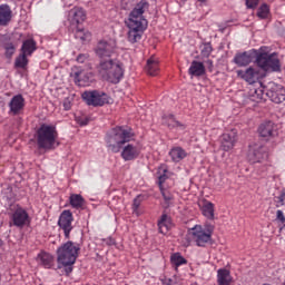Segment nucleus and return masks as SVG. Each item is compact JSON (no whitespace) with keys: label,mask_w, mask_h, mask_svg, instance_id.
<instances>
[{"label":"nucleus","mask_w":285,"mask_h":285,"mask_svg":"<svg viewBox=\"0 0 285 285\" xmlns=\"http://www.w3.org/2000/svg\"><path fill=\"white\" fill-rule=\"evenodd\" d=\"M135 137L131 129L125 127L112 128L106 136L107 148L110 153H121L120 156L124 161H134L139 155L141 149L130 144Z\"/></svg>","instance_id":"1"},{"label":"nucleus","mask_w":285,"mask_h":285,"mask_svg":"<svg viewBox=\"0 0 285 285\" xmlns=\"http://www.w3.org/2000/svg\"><path fill=\"white\" fill-rule=\"evenodd\" d=\"M146 10H148V2H146V0H141L129 13V18L127 20V28H129L127 39L129 43H137V41H141L144 31L148 28V20L144 18Z\"/></svg>","instance_id":"2"},{"label":"nucleus","mask_w":285,"mask_h":285,"mask_svg":"<svg viewBox=\"0 0 285 285\" xmlns=\"http://www.w3.org/2000/svg\"><path fill=\"white\" fill-rule=\"evenodd\" d=\"M97 72L105 81L119 83L124 79V63L116 58L99 60Z\"/></svg>","instance_id":"3"},{"label":"nucleus","mask_w":285,"mask_h":285,"mask_svg":"<svg viewBox=\"0 0 285 285\" xmlns=\"http://www.w3.org/2000/svg\"><path fill=\"white\" fill-rule=\"evenodd\" d=\"M57 126L42 124L36 131V141L40 150H55L59 146Z\"/></svg>","instance_id":"4"},{"label":"nucleus","mask_w":285,"mask_h":285,"mask_svg":"<svg viewBox=\"0 0 285 285\" xmlns=\"http://www.w3.org/2000/svg\"><path fill=\"white\" fill-rule=\"evenodd\" d=\"M215 232V226L206 224L204 227L202 225H196L188 230L186 236L187 246H190V239L195 242L196 246L204 248L206 244L213 242V233Z\"/></svg>","instance_id":"5"},{"label":"nucleus","mask_w":285,"mask_h":285,"mask_svg":"<svg viewBox=\"0 0 285 285\" xmlns=\"http://www.w3.org/2000/svg\"><path fill=\"white\" fill-rule=\"evenodd\" d=\"M79 250H81V246L77 243H72L71 240L61 245L57 249L58 268H61V266H75L77 257H79Z\"/></svg>","instance_id":"6"},{"label":"nucleus","mask_w":285,"mask_h":285,"mask_svg":"<svg viewBox=\"0 0 285 285\" xmlns=\"http://www.w3.org/2000/svg\"><path fill=\"white\" fill-rule=\"evenodd\" d=\"M255 63L261 70H264V72H281L282 70V62H279V58H277V53L275 52L267 53L258 51Z\"/></svg>","instance_id":"7"},{"label":"nucleus","mask_w":285,"mask_h":285,"mask_svg":"<svg viewBox=\"0 0 285 285\" xmlns=\"http://www.w3.org/2000/svg\"><path fill=\"white\" fill-rule=\"evenodd\" d=\"M95 52L99 58V61H108V59H112V56L117 55V40H100L95 48Z\"/></svg>","instance_id":"8"},{"label":"nucleus","mask_w":285,"mask_h":285,"mask_svg":"<svg viewBox=\"0 0 285 285\" xmlns=\"http://www.w3.org/2000/svg\"><path fill=\"white\" fill-rule=\"evenodd\" d=\"M81 97L87 106H94L95 108L110 104L108 94L99 90L85 91Z\"/></svg>","instance_id":"9"},{"label":"nucleus","mask_w":285,"mask_h":285,"mask_svg":"<svg viewBox=\"0 0 285 285\" xmlns=\"http://www.w3.org/2000/svg\"><path fill=\"white\" fill-rule=\"evenodd\" d=\"M248 159L250 164H264V161L268 160V147L262 144L250 146Z\"/></svg>","instance_id":"10"},{"label":"nucleus","mask_w":285,"mask_h":285,"mask_svg":"<svg viewBox=\"0 0 285 285\" xmlns=\"http://www.w3.org/2000/svg\"><path fill=\"white\" fill-rule=\"evenodd\" d=\"M10 226H16V228H24L30 224V215L22 207H18L10 216Z\"/></svg>","instance_id":"11"},{"label":"nucleus","mask_w":285,"mask_h":285,"mask_svg":"<svg viewBox=\"0 0 285 285\" xmlns=\"http://www.w3.org/2000/svg\"><path fill=\"white\" fill-rule=\"evenodd\" d=\"M258 51L255 49L237 52L233 59L234 63L238 66V68H246V66H250L253 63V59H257Z\"/></svg>","instance_id":"12"},{"label":"nucleus","mask_w":285,"mask_h":285,"mask_svg":"<svg viewBox=\"0 0 285 285\" xmlns=\"http://www.w3.org/2000/svg\"><path fill=\"white\" fill-rule=\"evenodd\" d=\"M73 219L72 212L70 210H63L59 216L58 226L63 230L66 239H70Z\"/></svg>","instance_id":"13"},{"label":"nucleus","mask_w":285,"mask_h":285,"mask_svg":"<svg viewBox=\"0 0 285 285\" xmlns=\"http://www.w3.org/2000/svg\"><path fill=\"white\" fill-rule=\"evenodd\" d=\"M26 108V98L21 94H18L9 101V115H21Z\"/></svg>","instance_id":"14"},{"label":"nucleus","mask_w":285,"mask_h":285,"mask_svg":"<svg viewBox=\"0 0 285 285\" xmlns=\"http://www.w3.org/2000/svg\"><path fill=\"white\" fill-rule=\"evenodd\" d=\"M237 77L244 79V81H247V83H256L259 81L262 73L259 72V69L249 67L246 70H238Z\"/></svg>","instance_id":"15"},{"label":"nucleus","mask_w":285,"mask_h":285,"mask_svg":"<svg viewBox=\"0 0 285 285\" xmlns=\"http://www.w3.org/2000/svg\"><path fill=\"white\" fill-rule=\"evenodd\" d=\"M235 144H237V132L235 130H232L227 134H223L220 137V148L225 153H228V150H233L235 148Z\"/></svg>","instance_id":"16"},{"label":"nucleus","mask_w":285,"mask_h":285,"mask_svg":"<svg viewBox=\"0 0 285 285\" xmlns=\"http://www.w3.org/2000/svg\"><path fill=\"white\" fill-rule=\"evenodd\" d=\"M266 96L273 101L274 104H282L285 101V89L279 85H273L267 91Z\"/></svg>","instance_id":"17"},{"label":"nucleus","mask_w":285,"mask_h":285,"mask_svg":"<svg viewBox=\"0 0 285 285\" xmlns=\"http://www.w3.org/2000/svg\"><path fill=\"white\" fill-rule=\"evenodd\" d=\"M69 21L71 26L79 27L86 21V11L81 7H75L69 11Z\"/></svg>","instance_id":"18"},{"label":"nucleus","mask_w":285,"mask_h":285,"mask_svg":"<svg viewBox=\"0 0 285 285\" xmlns=\"http://www.w3.org/2000/svg\"><path fill=\"white\" fill-rule=\"evenodd\" d=\"M0 46L4 50V57L7 59H12V56L17 52V41L10 37H3L0 40Z\"/></svg>","instance_id":"19"},{"label":"nucleus","mask_w":285,"mask_h":285,"mask_svg":"<svg viewBox=\"0 0 285 285\" xmlns=\"http://www.w3.org/2000/svg\"><path fill=\"white\" fill-rule=\"evenodd\" d=\"M75 81L78 86L86 88V86H90L92 83V72L80 70L75 72L73 75Z\"/></svg>","instance_id":"20"},{"label":"nucleus","mask_w":285,"mask_h":285,"mask_svg":"<svg viewBox=\"0 0 285 285\" xmlns=\"http://www.w3.org/2000/svg\"><path fill=\"white\" fill-rule=\"evenodd\" d=\"M158 230L161 235H166L173 228V218L167 214H163L158 219Z\"/></svg>","instance_id":"21"},{"label":"nucleus","mask_w":285,"mask_h":285,"mask_svg":"<svg viewBox=\"0 0 285 285\" xmlns=\"http://www.w3.org/2000/svg\"><path fill=\"white\" fill-rule=\"evenodd\" d=\"M258 132L261 137H275L277 135V130H275V124L273 121L263 122L259 128Z\"/></svg>","instance_id":"22"},{"label":"nucleus","mask_w":285,"mask_h":285,"mask_svg":"<svg viewBox=\"0 0 285 285\" xmlns=\"http://www.w3.org/2000/svg\"><path fill=\"white\" fill-rule=\"evenodd\" d=\"M188 75H190V77H204V75H206V67L204 66V62H199L197 60L191 61Z\"/></svg>","instance_id":"23"},{"label":"nucleus","mask_w":285,"mask_h":285,"mask_svg":"<svg viewBox=\"0 0 285 285\" xmlns=\"http://www.w3.org/2000/svg\"><path fill=\"white\" fill-rule=\"evenodd\" d=\"M37 262L40 266H43V268H52V266H55V256L50 253L41 252L37 256Z\"/></svg>","instance_id":"24"},{"label":"nucleus","mask_w":285,"mask_h":285,"mask_svg":"<svg viewBox=\"0 0 285 285\" xmlns=\"http://www.w3.org/2000/svg\"><path fill=\"white\" fill-rule=\"evenodd\" d=\"M12 21V9L8 4H0V26H8Z\"/></svg>","instance_id":"25"},{"label":"nucleus","mask_w":285,"mask_h":285,"mask_svg":"<svg viewBox=\"0 0 285 285\" xmlns=\"http://www.w3.org/2000/svg\"><path fill=\"white\" fill-rule=\"evenodd\" d=\"M232 282H233V276H230V271L226 268H220L217 271L218 285H230Z\"/></svg>","instance_id":"26"},{"label":"nucleus","mask_w":285,"mask_h":285,"mask_svg":"<svg viewBox=\"0 0 285 285\" xmlns=\"http://www.w3.org/2000/svg\"><path fill=\"white\" fill-rule=\"evenodd\" d=\"M69 204L76 208V210H83L86 206V199H83V196L79 194H71L69 197Z\"/></svg>","instance_id":"27"},{"label":"nucleus","mask_w":285,"mask_h":285,"mask_svg":"<svg viewBox=\"0 0 285 285\" xmlns=\"http://www.w3.org/2000/svg\"><path fill=\"white\" fill-rule=\"evenodd\" d=\"M21 52L22 55H27L28 57H32V53L35 50H37V41L33 39H27L22 42L21 46Z\"/></svg>","instance_id":"28"},{"label":"nucleus","mask_w":285,"mask_h":285,"mask_svg":"<svg viewBox=\"0 0 285 285\" xmlns=\"http://www.w3.org/2000/svg\"><path fill=\"white\" fill-rule=\"evenodd\" d=\"M187 153L184 148L181 147H174L169 151V156L171 157V160L175 161L176 164H179L183 159H186Z\"/></svg>","instance_id":"29"},{"label":"nucleus","mask_w":285,"mask_h":285,"mask_svg":"<svg viewBox=\"0 0 285 285\" xmlns=\"http://www.w3.org/2000/svg\"><path fill=\"white\" fill-rule=\"evenodd\" d=\"M145 70L150 77H157L159 75V62L155 58H149Z\"/></svg>","instance_id":"30"},{"label":"nucleus","mask_w":285,"mask_h":285,"mask_svg":"<svg viewBox=\"0 0 285 285\" xmlns=\"http://www.w3.org/2000/svg\"><path fill=\"white\" fill-rule=\"evenodd\" d=\"M202 214L207 219H215V204L212 202L205 200L202 206Z\"/></svg>","instance_id":"31"},{"label":"nucleus","mask_w":285,"mask_h":285,"mask_svg":"<svg viewBox=\"0 0 285 285\" xmlns=\"http://www.w3.org/2000/svg\"><path fill=\"white\" fill-rule=\"evenodd\" d=\"M90 37H92L90 31L77 27L76 32H75L76 39H79V41H82V43H83V41H90Z\"/></svg>","instance_id":"32"},{"label":"nucleus","mask_w":285,"mask_h":285,"mask_svg":"<svg viewBox=\"0 0 285 285\" xmlns=\"http://www.w3.org/2000/svg\"><path fill=\"white\" fill-rule=\"evenodd\" d=\"M28 55L26 53H20L14 61V67L16 68H26V66H28Z\"/></svg>","instance_id":"33"},{"label":"nucleus","mask_w":285,"mask_h":285,"mask_svg":"<svg viewBox=\"0 0 285 285\" xmlns=\"http://www.w3.org/2000/svg\"><path fill=\"white\" fill-rule=\"evenodd\" d=\"M160 193L165 200L164 208H170V204H173V199H174L173 195L168 189H164V188H160Z\"/></svg>","instance_id":"34"},{"label":"nucleus","mask_w":285,"mask_h":285,"mask_svg":"<svg viewBox=\"0 0 285 285\" xmlns=\"http://www.w3.org/2000/svg\"><path fill=\"white\" fill-rule=\"evenodd\" d=\"M268 14H271V8L268 4L264 3L258 8L257 17L259 19H268Z\"/></svg>","instance_id":"35"},{"label":"nucleus","mask_w":285,"mask_h":285,"mask_svg":"<svg viewBox=\"0 0 285 285\" xmlns=\"http://www.w3.org/2000/svg\"><path fill=\"white\" fill-rule=\"evenodd\" d=\"M165 124H166V126H168V128L184 129V125H181L179 121H177L174 116L167 117V119L165 120Z\"/></svg>","instance_id":"36"},{"label":"nucleus","mask_w":285,"mask_h":285,"mask_svg":"<svg viewBox=\"0 0 285 285\" xmlns=\"http://www.w3.org/2000/svg\"><path fill=\"white\" fill-rule=\"evenodd\" d=\"M171 264H174L176 267H179L183 266V264H187V261L180 254H174L171 255Z\"/></svg>","instance_id":"37"},{"label":"nucleus","mask_w":285,"mask_h":285,"mask_svg":"<svg viewBox=\"0 0 285 285\" xmlns=\"http://www.w3.org/2000/svg\"><path fill=\"white\" fill-rule=\"evenodd\" d=\"M213 52V46H210V42L204 43L203 49L200 53L204 57H210V53Z\"/></svg>","instance_id":"38"},{"label":"nucleus","mask_w":285,"mask_h":285,"mask_svg":"<svg viewBox=\"0 0 285 285\" xmlns=\"http://www.w3.org/2000/svg\"><path fill=\"white\" fill-rule=\"evenodd\" d=\"M284 200H285V193L282 191L279 196L274 197V202L276 204V208H279L284 206Z\"/></svg>","instance_id":"39"},{"label":"nucleus","mask_w":285,"mask_h":285,"mask_svg":"<svg viewBox=\"0 0 285 285\" xmlns=\"http://www.w3.org/2000/svg\"><path fill=\"white\" fill-rule=\"evenodd\" d=\"M253 98L255 101H262L264 99V90L263 89H256L255 94L253 95Z\"/></svg>","instance_id":"40"},{"label":"nucleus","mask_w":285,"mask_h":285,"mask_svg":"<svg viewBox=\"0 0 285 285\" xmlns=\"http://www.w3.org/2000/svg\"><path fill=\"white\" fill-rule=\"evenodd\" d=\"M258 3H259V0H246V7L252 10L257 8Z\"/></svg>","instance_id":"41"},{"label":"nucleus","mask_w":285,"mask_h":285,"mask_svg":"<svg viewBox=\"0 0 285 285\" xmlns=\"http://www.w3.org/2000/svg\"><path fill=\"white\" fill-rule=\"evenodd\" d=\"M276 219L278 222H281V224H283L285 226V216H284V212H282L281 209H278L276 212Z\"/></svg>","instance_id":"42"},{"label":"nucleus","mask_w":285,"mask_h":285,"mask_svg":"<svg viewBox=\"0 0 285 285\" xmlns=\"http://www.w3.org/2000/svg\"><path fill=\"white\" fill-rule=\"evenodd\" d=\"M166 173L167 170L164 169V174L158 177V184L160 188H163L161 185L166 181V179H168V175H166Z\"/></svg>","instance_id":"43"},{"label":"nucleus","mask_w":285,"mask_h":285,"mask_svg":"<svg viewBox=\"0 0 285 285\" xmlns=\"http://www.w3.org/2000/svg\"><path fill=\"white\" fill-rule=\"evenodd\" d=\"M65 110H70L72 108V102L70 101V98H66L62 102Z\"/></svg>","instance_id":"44"},{"label":"nucleus","mask_w":285,"mask_h":285,"mask_svg":"<svg viewBox=\"0 0 285 285\" xmlns=\"http://www.w3.org/2000/svg\"><path fill=\"white\" fill-rule=\"evenodd\" d=\"M77 121L79 126H88V124L90 122V119H88V117H83V118H77Z\"/></svg>","instance_id":"45"},{"label":"nucleus","mask_w":285,"mask_h":285,"mask_svg":"<svg viewBox=\"0 0 285 285\" xmlns=\"http://www.w3.org/2000/svg\"><path fill=\"white\" fill-rule=\"evenodd\" d=\"M104 242L107 246H115V239L112 237L106 238Z\"/></svg>","instance_id":"46"},{"label":"nucleus","mask_w":285,"mask_h":285,"mask_svg":"<svg viewBox=\"0 0 285 285\" xmlns=\"http://www.w3.org/2000/svg\"><path fill=\"white\" fill-rule=\"evenodd\" d=\"M161 283L164 285H173V279L168 278V277H164V278H161Z\"/></svg>","instance_id":"47"},{"label":"nucleus","mask_w":285,"mask_h":285,"mask_svg":"<svg viewBox=\"0 0 285 285\" xmlns=\"http://www.w3.org/2000/svg\"><path fill=\"white\" fill-rule=\"evenodd\" d=\"M65 267L66 275H69L72 273V265H62Z\"/></svg>","instance_id":"48"},{"label":"nucleus","mask_w":285,"mask_h":285,"mask_svg":"<svg viewBox=\"0 0 285 285\" xmlns=\"http://www.w3.org/2000/svg\"><path fill=\"white\" fill-rule=\"evenodd\" d=\"M135 210H137V208H139V206H141V203L139 202V199H134V204H132Z\"/></svg>","instance_id":"49"},{"label":"nucleus","mask_w":285,"mask_h":285,"mask_svg":"<svg viewBox=\"0 0 285 285\" xmlns=\"http://www.w3.org/2000/svg\"><path fill=\"white\" fill-rule=\"evenodd\" d=\"M77 61L79 63H83V61H86V56H82V55L78 56Z\"/></svg>","instance_id":"50"},{"label":"nucleus","mask_w":285,"mask_h":285,"mask_svg":"<svg viewBox=\"0 0 285 285\" xmlns=\"http://www.w3.org/2000/svg\"><path fill=\"white\" fill-rule=\"evenodd\" d=\"M206 63L208 66L209 71L213 72V60H207Z\"/></svg>","instance_id":"51"},{"label":"nucleus","mask_w":285,"mask_h":285,"mask_svg":"<svg viewBox=\"0 0 285 285\" xmlns=\"http://www.w3.org/2000/svg\"><path fill=\"white\" fill-rule=\"evenodd\" d=\"M200 3H206L207 0H198Z\"/></svg>","instance_id":"52"}]
</instances>
